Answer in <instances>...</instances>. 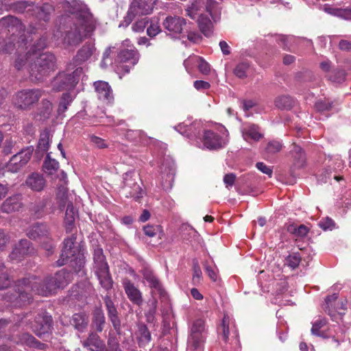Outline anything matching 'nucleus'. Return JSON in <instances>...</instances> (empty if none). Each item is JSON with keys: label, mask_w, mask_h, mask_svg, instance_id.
<instances>
[{"label": "nucleus", "mask_w": 351, "mask_h": 351, "mask_svg": "<svg viewBox=\"0 0 351 351\" xmlns=\"http://www.w3.org/2000/svg\"><path fill=\"white\" fill-rule=\"evenodd\" d=\"M56 291L51 276L43 279L32 276L19 280L16 282L14 292H7L3 298L14 306H21L29 302L32 299L33 293L49 296L53 294Z\"/></svg>", "instance_id": "obj_1"}, {"label": "nucleus", "mask_w": 351, "mask_h": 351, "mask_svg": "<svg viewBox=\"0 0 351 351\" xmlns=\"http://www.w3.org/2000/svg\"><path fill=\"white\" fill-rule=\"evenodd\" d=\"M65 229L67 233H71L70 237L64 239L60 258L57 261L59 266L70 263L73 271L78 274L84 267L85 261L80 254V245L76 243V236L73 233L75 229V219H64Z\"/></svg>", "instance_id": "obj_2"}, {"label": "nucleus", "mask_w": 351, "mask_h": 351, "mask_svg": "<svg viewBox=\"0 0 351 351\" xmlns=\"http://www.w3.org/2000/svg\"><path fill=\"white\" fill-rule=\"evenodd\" d=\"M79 6L77 22L64 38L71 45H77L84 38L90 36L96 28V21L87 5L81 3Z\"/></svg>", "instance_id": "obj_3"}, {"label": "nucleus", "mask_w": 351, "mask_h": 351, "mask_svg": "<svg viewBox=\"0 0 351 351\" xmlns=\"http://www.w3.org/2000/svg\"><path fill=\"white\" fill-rule=\"evenodd\" d=\"M56 68V56L50 52H46L32 57L29 72L32 80L41 81Z\"/></svg>", "instance_id": "obj_4"}, {"label": "nucleus", "mask_w": 351, "mask_h": 351, "mask_svg": "<svg viewBox=\"0 0 351 351\" xmlns=\"http://www.w3.org/2000/svg\"><path fill=\"white\" fill-rule=\"evenodd\" d=\"M93 261L95 273L101 286L107 291L111 289L113 281L110 274L109 266L101 247H97L94 249Z\"/></svg>", "instance_id": "obj_5"}, {"label": "nucleus", "mask_w": 351, "mask_h": 351, "mask_svg": "<svg viewBox=\"0 0 351 351\" xmlns=\"http://www.w3.org/2000/svg\"><path fill=\"white\" fill-rule=\"evenodd\" d=\"M45 93L40 88H27L17 91L12 97L14 106L21 110H31Z\"/></svg>", "instance_id": "obj_6"}, {"label": "nucleus", "mask_w": 351, "mask_h": 351, "mask_svg": "<svg viewBox=\"0 0 351 351\" xmlns=\"http://www.w3.org/2000/svg\"><path fill=\"white\" fill-rule=\"evenodd\" d=\"M71 70L59 72L51 82L53 90L56 91H62L64 90H71L75 87L80 80V76L83 73L82 67L74 69L72 73H69Z\"/></svg>", "instance_id": "obj_7"}, {"label": "nucleus", "mask_w": 351, "mask_h": 351, "mask_svg": "<svg viewBox=\"0 0 351 351\" xmlns=\"http://www.w3.org/2000/svg\"><path fill=\"white\" fill-rule=\"evenodd\" d=\"M140 54L134 47L132 49H123L119 51L117 55L114 71L119 75L120 78L122 75L128 73L130 69L138 63Z\"/></svg>", "instance_id": "obj_8"}, {"label": "nucleus", "mask_w": 351, "mask_h": 351, "mask_svg": "<svg viewBox=\"0 0 351 351\" xmlns=\"http://www.w3.org/2000/svg\"><path fill=\"white\" fill-rule=\"evenodd\" d=\"M156 1L157 0H133L123 23L119 26L128 27L136 16L151 14Z\"/></svg>", "instance_id": "obj_9"}, {"label": "nucleus", "mask_w": 351, "mask_h": 351, "mask_svg": "<svg viewBox=\"0 0 351 351\" xmlns=\"http://www.w3.org/2000/svg\"><path fill=\"white\" fill-rule=\"evenodd\" d=\"M204 322L201 319L195 320L191 329L188 339L187 351H203L205 341Z\"/></svg>", "instance_id": "obj_10"}, {"label": "nucleus", "mask_w": 351, "mask_h": 351, "mask_svg": "<svg viewBox=\"0 0 351 351\" xmlns=\"http://www.w3.org/2000/svg\"><path fill=\"white\" fill-rule=\"evenodd\" d=\"M137 176L134 171L125 173L123 176L122 191L126 197L139 201L143 196V191L136 182Z\"/></svg>", "instance_id": "obj_11"}, {"label": "nucleus", "mask_w": 351, "mask_h": 351, "mask_svg": "<svg viewBox=\"0 0 351 351\" xmlns=\"http://www.w3.org/2000/svg\"><path fill=\"white\" fill-rule=\"evenodd\" d=\"M187 23L185 19L176 15H169L162 21L163 28L171 36H178L186 29Z\"/></svg>", "instance_id": "obj_12"}, {"label": "nucleus", "mask_w": 351, "mask_h": 351, "mask_svg": "<svg viewBox=\"0 0 351 351\" xmlns=\"http://www.w3.org/2000/svg\"><path fill=\"white\" fill-rule=\"evenodd\" d=\"M33 150L32 147H28L14 154L6 165L8 171L12 173L19 171L29 162Z\"/></svg>", "instance_id": "obj_13"}, {"label": "nucleus", "mask_w": 351, "mask_h": 351, "mask_svg": "<svg viewBox=\"0 0 351 351\" xmlns=\"http://www.w3.org/2000/svg\"><path fill=\"white\" fill-rule=\"evenodd\" d=\"M161 185L165 190L171 189L175 175L176 166L173 160L169 158L164 159L160 167Z\"/></svg>", "instance_id": "obj_14"}, {"label": "nucleus", "mask_w": 351, "mask_h": 351, "mask_svg": "<svg viewBox=\"0 0 351 351\" xmlns=\"http://www.w3.org/2000/svg\"><path fill=\"white\" fill-rule=\"evenodd\" d=\"M52 324V317L46 313H42L35 317L34 322L31 328L36 336L42 338L51 331Z\"/></svg>", "instance_id": "obj_15"}, {"label": "nucleus", "mask_w": 351, "mask_h": 351, "mask_svg": "<svg viewBox=\"0 0 351 351\" xmlns=\"http://www.w3.org/2000/svg\"><path fill=\"white\" fill-rule=\"evenodd\" d=\"M0 29L6 34L10 33L13 37H16L23 34L24 26L16 17L9 15L0 19Z\"/></svg>", "instance_id": "obj_16"}, {"label": "nucleus", "mask_w": 351, "mask_h": 351, "mask_svg": "<svg viewBox=\"0 0 351 351\" xmlns=\"http://www.w3.org/2000/svg\"><path fill=\"white\" fill-rule=\"evenodd\" d=\"M95 48L91 43L84 44L77 52L72 60L67 63V70H73L87 61L93 54Z\"/></svg>", "instance_id": "obj_17"}, {"label": "nucleus", "mask_w": 351, "mask_h": 351, "mask_svg": "<svg viewBox=\"0 0 351 351\" xmlns=\"http://www.w3.org/2000/svg\"><path fill=\"white\" fill-rule=\"evenodd\" d=\"M34 253L32 243L25 239H21L14 247L9 257L12 261H21L25 256Z\"/></svg>", "instance_id": "obj_18"}, {"label": "nucleus", "mask_w": 351, "mask_h": 351, "mask_svg": "<svg viewBox=\"0 0 351 351\" xmlns=\"http://www.w3.org/2000/svg\"><path fill=\"white\" fill-rule=\"evenodd\" d=\"M292 166L294 169H299L304 167L306 164V154L304 149L299 145L293 143L290 146L289 152Z\"/></svg>", "instance_id": "obj_19"}, {"label": "nucleus", "mask_w": 351, "mask_h": 351, "mask_svg": "<svg viewBox=\"0 0 351 351\" xmlns=\"http://www.w3.org/2000/svg\"><path fill=\"white\" fill-rule=\"evenodd\" d=\"M109 320L111 322L114 330L119 334L121 331V319L119 313L110 295H106L103 298Z\"/></svg>", "instance_id": "obj_20"}, {"label": "nucleus", "mask_w": 351, "mask_h": 351, "mask_svg": "<svg viewBox=\"0 0 351 351\" xmlns=\"http://www.w3.org/2000/svg\"><path fill=\"white\" fill-rule=\"evenodd\" d=\"M121 283L128 299L133 304L141 306L143 302L141 291L128 278H123Z\"/></svg>", "instance_id": "obj_21"}, {"label": "nucleus", "mask_w": 351, "mask_h": 351, "mask_svg": "<svg viewBox=\"0 0 351 351\" xmlns=\"http://www.w3.org/2000/svg\"><path fill=\"white\" fill-rule=\"evenodd\" d=\"M26 236L32 240L48 239L50 230L45 223L36 222L30 225L25 230Z\"/></svg>", "instance_id": "obj_22"}, {"label": "nucleus", "mask_w": 351, "mask_h": 351, "mask_svg": "<svg viewBox=\"0 0 351 351\" xmlns=\"http://www.w3.org/2000/svg\"><path fill=\"white\" fill-rule=\"evenodd\" d=\"M143 278L147 282L151 289L156 290L160 297L165 298L167 295L165 290L158 278L155 276L153 271L149 267H145L141 271Z\"/></svg>", "instance_id": "obj_23"}, {"label": "nucleus", "mask_w": 351, "mask_h": 351, "mask_svg": "<svg viewBox=\"0 0 351 351\" xmlns=\"http://www.w3.org/2000/svg\"><path fill=\"white\" fill-rule=\"evenodd\" d=\"M22 206V195L16 194L3 202L0 206V210L3 213L10 214L19 211Z\"/></svg>", "instance_id": "obj_24"}, {"label": "nucleus", "mask_w": 351, "mask_h": 351, "mask_svg": "<svg viewBox=\"0 0 351 351\" xmlns=\"http://www.w3.org/2000/svg\"><path fill=\"white\" fill-rule=\"evenodd\" d=\"M203 143L205 147L209 149H218L222 148L226 142L217 133L212 130H206L204 133Z\"/></svg>", "instance_id": "obj_25"}, {"label": "nucleus", "mask_w": 351, "mask_h": 351, "mask_svg": "<svg viewBox=\"0 0 351 351\" xmlns=\"http://www.w3.org/2000/svg\"><path fill=\"white\" fill-rule=\"evenodd\" d=\"M94 87L99 99L106 103H110L113 100L112 90L108 82L104 81L95 82Z\"/></svg>", "instance_id": "obj_26"}, {"label": "nucleus", "mask_w": 351, "mask_h": 351, "mask_svg": "<svg viewBox=\"0 0 351 351\" xmlns=\"http://www.w3.org/2000/svg\"><path fill=\"white\" fill-rule=\"evenodd\" d=\"M73 274L71 271H66L65 269H62L57 271L53 276H51V280L53 281L55 288L63 289L72 280Z\"/></svg>", "instance_id": "obj_27"}, {"label": "nucleus", "mask_w": 351, "mask_h": 351, "mask_svg": "<svg viewBox=\"0 0 351 351\" xmlns=\"http://www.w3.org/2000/svg\"><path fill=\"white\" fill-rule=\"evenodd\" d=\"M138 345L140 348H145L152 341V335L147 325L144 323L137 324L136 332Z\"/></svg>", "instance_id": "obj_28"}, {"label": "nucleus", "mask_w": 351, "mask_h": 351, "mask_svg": "<svg viewBox=\"0 0 351 351\" xmlns=\"http://www.w3.org/2000/svg\"><path fill=\"white\" fill-rule=\"evenodd\" d=\"M52 110V103L47 99H43L39 107L34 113V118L42 121H47L50 118Z\"/></svg>", "instance_id": "obj_29"}, {"label": "nucleus", "mask_w": 351, "mask_h": 351, "mask_svg": "<svg viewBox=\"0 0 351 351\" xmlns=\"http://www.w3.org/2000/svg\"><path fill=\"white\" fill-rule=\"evenodd\" d=\"M70 323L77 331L84 332L88 326V314L85 312L74 313L70 320Z\"/></svg>", "instance_id": "obj_30"}, {"label": "nucleus", "mask_w": 351, "mask_h": 351, "mask_svg": "<svg viewBox=\"0 0 351 351\" xmlns=\"http://www.w3.org/2000/svg\"><path fill=\"white\" fill-rule=\"evenodd\" d=\"M16 343L25 345L28 347L35 348L39 350H45L46 345L38 341L34 337L27 332L21 333L16 335Z\"/></svg>", "instance_id": "obj_31"}, {"label": "nucleus", "mask_w": 351, "mask_h": 351, "mask_svg": "<svg viewBox=\"0 0 351 351\" xmlns=\"http://www.w3.org/2000/svg\"><path fill=\"white\" fill-rule=\"evenodd\" d=\"M26 184L33 191H41L45 187L46 180L43 175L33 173L27 177Z\"/></svg>", "instance_id": "obj_32"}, {"label": "nucleus", "mask_w": 351, "mask_h": 351, "mask_svg": "<svg viewBox=\"0 0 351 351\" xmlns=\"http://www.w3.org/2000/svg\"><path fill=\"white\" fill-rule=\"evenodd\" d=\"M106 317L101 308L97 307L93 312L92 327L98 332L103 331L106 325Z\"/></svg>", "instance_id": "obj_33"}, {"label": "nucleus", "mask_w": 351, "mask_h": 351, "mask_svg": "<svg viewBox=\"0 0 351 351\" xmlns=\"http://www.w3.org/2000/svg\"><path fill=\"white\" fill-rule=\"evenodd\" d=\"M84 348L91 350L94 348H101L105 344L100 337L95 332H90L88 337L82 341Z\"/></svg>", "instance_id": "obj_34"}, {"label": "nucleus", "mask_w": 351, "mask_h": 351, "mask_svg": "<svg viewBox=\"0 0 351 351\" xmlns=\"http://www.w3.org/2000/svg\"><path fill=\"white\" fill-rule=\"evenodd\" d=\"M346 329L339 325H333L328 329L326 338H332L339 345L345 341Z\"/></svg>", "instance_id": "obj_35"}, {"label": "nucleus", "mask_w": 351, "mask_h": 351, "mask_svg": "<svg viewBox=\"0 0 351 351\" xmlns=\"http://www.w3.org/2000/svg\"><path fill=\"white\" fill-rule=\"evenodd\" d=\"M198 27L201 32L206 37H209L213 34V23L208 16L200 14L197 19Z\"/></svg>", "instance_id": "obj_36"}, {"label": "nucleus", "mask_w": 351, "mask_h": 351, "mask_svg": "<svg viewBox=\"0 0 351 351\" xmlns=\"http://www.w3.org/2000/svg\"><path fill=\"white\" fill-rule=\"evenodd\" d=\"M286 230L295 237L304 238L309 232L308 228L304 225H297L294 223L286 225Z\"/></svg>", "instance_id": "obj_37"}, {"label": "nucleus", "mask_w": 351, "mask_h": 351, "mask_svg": "<svg viewBox=\"0 0 351 351\" xmlns=\"http://www.w3.org/2000/svg\"><path fill=\"white\" fill-rule=\"evenodd\" d=\"M200 127L199 123H193L190 125H178L176 129L184 135L189 138L197 137L199 135V131H196V129Z\"/></svg>", "instance_id": "obj_38"}, {"label": "nucleus", "mask_w": 351, "mask_h": 351, "mask_svg": "<svg viewBox=\"0 0 351 351\" xmlns=\"http://www.w3.org/2000/svg\"><path fill=\"white\" fill-rule=\"evenodd\" d=\"M50 146V132L45 129L40 135V138L37 145L36 151L43 154L48 151Z\"/></svg>", "instance_id": "obj_39"}, {"label": "nucleus", "mask_w": 351, "mask_h": 351, "mask_svg": "<svg viewBox=\"0 0 351 351\" xmlns=\"http://www.w3.org/2000/svg\"><path fill=\"white\" fill-rule=\"evenodd\" d=\"M294 104V99L289 95H281L275 99L276 106L280 110H291Z\"/></svg>", "instance_id": "obj_40"}, {"label": "nucleus", "mask_w": 351, "mask_h": 351, "mask_svg": "<svg viewBox=\"0 0 351 351\" xmlns=\"http://www.w3.org/2000/svg\"><path fill=\"white\" fill-rule=\"evenodd\" d=\"M243 136L247 141L249 138L258 141L263 138V134L259 132V128L256 125H250L243 130Z\"/></svg>", "instance_id": "obj_41"}, {"label": "nucleus", "mask_w": 351, "mask_h": 351, "mask_svg": "<svg viewBox=\"0 0 351 351\" xmlns=\"http://www.w3.org/2000/svg\"><path fill=\"white\" fill-rule=\"evenodd\" d=\"M204 8V2L202 0H193L185 9V11L187 16L194 19Z\"/></svg>", "instance_id": "obj_42"}, {"label": "nucleus", "mask_w": 351, "mask_h": 351, "mask_svg": "<svg viewBox=\"0 0 351 351\" xmlns=\"http://www.w3.org/2000/svg\"><path fill=\"white\" fill-rule=\"evenodd\" d=\"M158 306V301L156 298H153L147 302L148 309L145 313L146 322L149 324L154 323L156 319V313Z\"/></svg>", "instance_id": "obj_43"}, {"label": "nucleus", "mask_w": 351, "mask_h": 351, "mask_svg": "<svg viewBox=\"0 0 351 351\" xmlns=\"http://www.w3.org/2000/svg\"><path fill=\"white\" fill-rule=\"evenodd\" d=\"M59 168V162L51 158L50 153L47 155V157L43 163V169L45 173L52 175L57 171Z\"/></svg>", "instance_id": "obj_44"}, {"label": "nucleus", "mask_w": 351, "mask_h": 351, "mask_svg": "<svg viewBox=\"0 0 351 351\" xmlns=\"http://www.w3.org/2000/svg\"><path fill=\"white\" fill-rule=\"evenodd\" d=\"M327 324V321L325 318H319L315 322L313 323V326L311 328V333L313 335L321 337L323 338H326L328 334L325 332L320 331V329L326 326Z\"/></svg>", "instance_id": "obj_45"}, {"label": "nucleus", "mask_w": 351, "mask_h": 351, "mask_svg": "<svg viewBox=\"0 0 351 351\" xmlns=\"http://www.w3.org/2000/svg\"><path fill=\"white\" fill-rule=\"evenodd\" d=\"M276 43L283 50L291 51V45L294 43L295 38L293 36L280 35L276 37Z\"/></svg>", "instance_id": "obj_46"}, {"label": "nucleus", "mask_w": 351, "mask_h": 351, "mask_svg": "<svg viewBox=\"0 0 351 351\" xmlns=\"http://www.w3.org/2000/svg\"><path fill=\"white\" fill-rule=\"evenodd\" d=\"M229 317L227 315H224L221 324L218 328V333L219 335H221L222 339L225 342H227L229 338Z\"/></svg>", "instance_id": "obj_47"}, {"label": "nucleus", "mask_w": 351, "mask_h": 351, "mask_svg": "<svg viewBox=\"0 0 351 351\" xmlns=\"http://www.w3.org/2000/svg\"><path fill=\"white\" fill-rule=\"evenodd\" d=\"M53 11L54 8L51 4L49 3H43L39 8L38 17L41 20L47 21L49 20L50 15Z\"/></svg>", "instance_id": "obj_48"}, {"label": "nucleus", "mask_w": 351, "mask_h": 351, "mask_svg": "<svg viewBox=\"0 0 351 351\" xmlns=\"http://www.w3.org/2000/svg\"><path fill=\"white\" fill-rule=\"evenodd\" d=\"M47 46V38L41 36L32 47L28 53L32 57L36 56L37 54Z\"/></svg>", "instance_id": "obj_49"}, {"label": "nucleus", "mask_w": 351, "mask_h": 351, "mask_svg": "<svg viewBox=\"0 0 351 351\" xmlns=\"http://www.w3.org/2000/svg\"><path fill=\"white\" fill-rule=\"evenodd\" d=\"M73 99V97L69 93H63L58 105V114L64 112L67 110L68 106L70 105Z\"/></svg>", "instance_id": "obj_50"}, {"label": "nucleus", "mask_w": 351, "mask_h": 351, "mask_svg": "<svg viewBox=\"0 0 351 351\" xmlns=\"http://www.w3.org/2000/svg\"><path fill=\"white\" fill-rule=\"evenodd\" d=\"M282 149V144L278 141H269L265 147V154L268 155H274L281 151Z\"/></svg>", "instance_id": "obj_51"}, {"label": "nucleus", "mask_w": 351, "mask_h": 351, "mask_svg": "<svg viewBox=\"0 0 351 351\" xmlns=\"http://www.w3.org/2000/svg\"><path fill=\"white\" fill-rule=\"evenodd\" d=\"M346 71L342 69H335L332 71V73L329 75V80L337 84H341L344 82L346 79Z\"/></svg>", "instance_id": "obj_52"}, {"label": "nucleus", "mask_w": 351, "mask_h": 351, "mask_svg": "<svg viewBox=\"0 0 351 351\" xmlns=\"http://www.w3.org/2000/svg\"><path fill=\"white\" fill-rule=\"evenodd\" d=\"M249 67L250 65L247 62H241L235 66L233 71L234 74L239 78H245L247 77V71L249 69Z\"/></svg>", "instance_id": "obj_53"}, {"label": "nucleus", "mask_w": 351, "mask_h": 351, "mask_svg": "<svg viewBox=\"0 0 351 351\" xmlns=\"http://www.w3.org/2000/svg\"><path fill=\"white\" fill-rule=\"evenodd\" d=\"M192 60L198 63L197 67L202 74L208 75L210 73V68L209 64L206 62L202 58L195 56Z\"/></svg>", "instance_id": "obj_54"}, {"label": "nucleus", "mask_w": 351, "mask_h": 351, "mask_svg": "<svg viewBox=\"0 0 351 351\" xmlns=\"http://www.w3.org/2000/svg\"><path fill=\"white\" fill-rule=\"evenodd\" d=\"M11 236L8 231L0 228V251H3L10 242Z\"/></svg>", "instance_id": "obj_55"}, {"label": "nucleus", "mask_w": 351, "mask_h": 351, "mask_svg": "<svg viewBox=\"0 0 351 351\" xmlns=\"http://www.w3.org/2000/svg\"><path fill=\"white\" fill-rule=\"evenodd\" d=\"M185 36H186L189 40L194 43H197L202 40L200 34L196 32L191 31L188 25H186V29H184V33H182V37Z\"/></svg>", "instance_id": "obj_56"}, {"label": "nucleus", "mask_w": 351, "mask_h": 351, "mask_svg": "<svg viewBox=\"0 0 351 351\" xmlns=\"http://www.w3.org/2000/svg\"><path fill=\"white\" fill-rule=\"evenodd\" d=\"M46 202L45 200L36 203L32 208L34 215L36 218H41L45 214Z\"/></svg>", "instance_id": "obj_57"}, {"label": "nucleus", "mask_w": 351, "mask_h": 351, "mask_svg": "<svg viewBox=\"0 0 351 351\" xmlns=\"http://www.w3.org/2000/svg\"><path fill=\"white\" fill-rule=\"evenodd\" d=\"M301 261V257L298 253H293L286 258V264L292 269L296 268Z\"/></svg>", "instance_id": "obj_58"}, {"label": "nucleus", "mask_w": 351, "mask_h": 351, "mask_svg": "<svg viewBox=\"0 0 351 351\" xmlns=\"http://www.w3.org/2000/svg\"><path fill=\"white\" fill-rule=\"evenodd\" d=\"M332 106V103L326 99H319L315 104V108L318 112L328 111Z\"/></svg>", "instance_id": "obj_59"}, {"label": "nucleus", "mask_w": 351, "mask_h": 351, "mask_svg": "<svg viewBox=\"0 0 351 351\" xmlns=\"http://www.w3.org/2000/svg\"><path fill=\"white\" fill-rule=\"evenodd\" d=\"M14 38L12 41L5 42L3 36H0V52L10 53L14 48Z\"/></svg>", "instance_id": "obj_60"}, {"label": "nucleus", "mask_w": 351, "mask_h": 351, "mask_svg": "<svg viewBox=\"0 0 351 351\" xmlns=\"http://www.w3.org/2000/svg\"><path fill=\"white\" fill-rule=\"evenodd\" d=\"M149 23L147 17L143 18L140 20L136 21L132 26V29L135 32H142Z\"/></svg>", "instance_id": "obj_61"}, {"label": "nucleus", "mask_w": 351, "mask_h": 351, "mask_svg": "<svg viewBox=\"0 0 351 351\" xmlns=\"http://www.w3.org/2000/svg\"><path fill=\"white\" fill-rule=\"evenodd\" d=\"M338 298V294L337 293H333L331 295L326 296L325 299V304L323 306V308L324 311L328 313V315H331L330 313V307H332L333 303L337 300Z\"/></svg>", "instance_id": "obj_62"}, {"label": "nucleus", "mask_w": 351, "mask_h": 351, "mask_svg": "<svg viewBox=\"0 0 351 351\" xmlns=\"http://www.w3.org/2000/svg\"><path fill=\"white\" fill-rule=\"evenodd\" d=\"M162 29L158 25V23H151L149 27L147 28V34L151 37L154 38L156 35H158L160 32H161Z\"/></svg>", "instance_id": "obj_63"}, {"label": "nucleus", "mask_w": 351, "mask_h": 351, "mask_svg": "<svg viewBox=\"0 0 351 351\" xmlns=\"http://www.w3.org/2000/svg\"><path fill=\"white\" fill-rule=\"evenodd\" d=\"M160 230L159 226L147 225L143 227L144 234L149 237H153L156 235L157 232Z\"/></svg>", "instance_id": "obj_64"}]
</instances>
